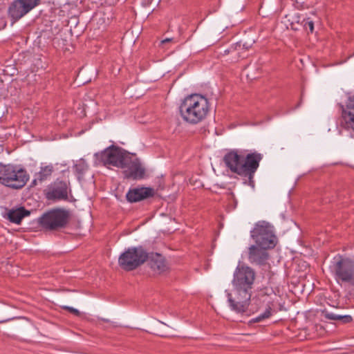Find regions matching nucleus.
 Masks as SVG:
<instances>
[{"label": "nucleus", "mask_w": 354, "mask_h": 354, "mask_svg": "<svg viewBox=\"0 0 354 354\" xmlns=\"http://www.w3.org/2000/svg\"><path fill=\"white\" fill-rule=\"evenodd\" d=\"M272 315V308L270 306H268L263 313L259 315L255 318L252 319L249 323H257L260 322L266 319L269 318Z\"/></svg>", "instance_id": "5701e85b"}, {"label": "nucleus", "mask_w": 354, "mask_h": 354, "mask_svg": "<svg viewBox=\"0 0 354 354\" xmlns=\"http://www.w3.org/2000/svg\"><path fill=\"white\" fill-rule=\"evenodd\" d=\"M30 214V212L22 206L11 209L6 207L3 213V217L10 223L19 225L22 220Z\"/></svg>", "instance_id": "dca6fc26"}, {"label": "nucleus", "mask_w": 354, "mask_h": 354, "mask_svg": "<svg viewBox=\"0 0 354 354\" xmlns=\"http://www.w3.org/2000/svg\"><path fill=\"white\" fill-rule=\"evenodd\" d=\"M149 253L142 246L131 247L125 250L118 258V265L124 271H132L145 263Z\"/></svg>", "instance_id": "423d86ee"}, {"label": "nucleus", "mask_w": 354, "mask_h": 354, "mask_svg": "<svg viewBox=\"0 0 354 354\" xmlns=\"http://www.w3.org/2000/svg\"><path fill=\"white\" fill-rule=\"evenodd\" d=\"M330 268L337 280L348 283L354 268V261L338 255L334 257Z\"/></svg>", "instance_id": "9b49d317"}, {"label": "nucleus", "mask_w": 354, "mask_h": 354, "mask_svg": "<svg viewBox=\"0 0 354 354\" xmlns=\"http://www.w3.org/2000/svg\"><path fill=\"white\" fill-rule=\"evenodd\" d=\"M155 195V190L151 187H137L131 188L126 194L127 201L131 203H137Z\"/></svg>", "instance_id": "2eb2a0df"}, {"label": "nucleus", "mask_w": 354, "mask_h": 354, "mask_svg": "<svg viewBox=\"0 0 354 354\" xmlns=\"http://www.w3.org/2000/svg\"><path fill=\"white\" fill-rule=\"evenodd\" d=\"M251 46H252L251 44H247V43H243V42L241 41V45L240 51H241V50H248V49L251 47Z\"/></svg>", "instance_id": "393cba45"}, {"label": "nucleus", "mask_w": 354, "mask_h": 354, "mask_svg": "<svg viewBox=\"0 0 354 354\" xmlns=\"http://www.w3.org/2000/svg\"><path fill=\"white\" fill-rule=\"evenodd\" d=\"M250 234L257 245L262 249H271L276 245L277 237L272 227L266 221L256 223Z\"/></svg>", "instance_id": "0eeeda50"}, {"label": "nucleus", "mask_w": 354, "mask_h": 354, "mask_svg": "<svg viewBox=\"0 0 354 354\" xmlns=\"http://www.w3.org/2000/svg\"><path fill=\"white\" fill-rule=\"evenodd\" d=\"M125 167L123 174L126 178L133 180H140L145 177V168L142 166L140 160L130 153L127 160L124 162Z\"/></svg>", "instance_id": "f8f14e48"}, {"label": "nucleus", "mask_w": 354, "mask_h": 354, "mask_svg": "<svg viewBox=\"0 0 354 354\" xmlns=\"http://www.w3.org/2000/svg\"><path fill=\"white\" fill-rule=\"evenodd\" d=\"M299 61H300L301 64L302 66H304V62H304V60H303V59H299Z\"/></svg>", "instance_id": "c85d7f7f"}, {"label": "nucleus", "mask_w": 354, "mask_h": 354, "mask_svg": "<svg viewBox=\"0 0 354 354\" xmlns=\"http://www.w3.org/2000/svg\"><path fill=\"white\" fill-rule=\"evenodd\" d=\"M54 167L53 165L41 167L39 171L35 174V178L32 182V185H37L38 183H42L52 175Z\"/></svg>", "instance_id": "6ab92c4d"}, {"label": "nucleus", "mask_w": 354, "mask_h": 354, "mask_svg": "<svg viewBox=\"0 0 354 354\" xmlns=\"http://www.w3.org/2000/svg\"><path fill=\"white\" fill-rule=\"evenodd\" d=\"M69 219L68 211L64 209H54L43 214L37 218V223L46 231H57L65 228Z\"/></svg>", "instance_id": "39448f33"}, {"label": "nucleus", "mask_w": 354, "mask_h": 354, "mask_svg": "<svg viewBox=\"0 0 354 354\" xmlns=\"http://www.w3.org/2000/svg\"><path fill=\"white\" fill-rule=\"evenodd\" d=\"M75 174L77 178V180L80 182L83 180L84 174L88 169V165L84 159H80L74 165Z\"/></svg>", "instance_id": "aec40b11"}, {"label": "nucleus", "mask_w": 354, "mask_h": 354, "mask_svg": "<svg viewBox=\"0 0 354 354\" xmlns=\"http://www.w3.org/2000/svg\"><path fill=\"white\" fill-rule=\"evenodd\" d=\"M29 179V175L24 169L12 165H0V183L13 189L23 188Z\"/></svg>", "instance_id": "20e7f679"}, {"label": "nucleus", "mask_w": 354, "mask_h": 354, "mask_svg": "<svg viewBox=\"0 0 354 354\" xmlns=\"http://www.w3.org/2000/svg\"><path fill=\"white\" fill-rule=\"evenodd\" d=\"M63 308L67 310L68 312L73 313L76 316H79L80 315V312L77 309H75L73 307L64 306Z\"/></svg>", "instance_id": "b1692460"}, {"label": "nucleus", "mask_w": 354, "mask_h": 354, "mask_svg": "<svg viewBox=\"0 0 354 354\" xmlns=\"http://www.w3.org/2000/svg\"><path fill=\"white\" fill-rule=\"evenodd\" d=\"M263 155L257 151L248 153L245 157L238 150H230L223 157L225 166L233 173L244 178V183L254 188V174L259 167Z\"/></svg>", "instance_id": "f257e3e1"}, {"label": "nucleus", "mask_w": 354, "mask_h": 354, "mask_svg": "<svg viewBox=\"0 0 354 354\" xmlns=\"http://www.w3.org/2000/svg\"><path fill=\"white\" fill-rule=\"evenodd\" d=\"M342 111V125L354 132V95H349L345 104H339Z\"/></svg>", "instance_id": "4468645a"}, {"label": "nucleus", "mask_w": 354, "mask_h": 354, "mask_svg": "<svg viewBox=\"0 0 354 354\" xmlns=\"http://www.w3.org/2000/svg\"><path fill=\"white\" fill-rule=\"evenodd\" d=\"M252 291L234 288L233 292H227V301L232 310L238 313H243L247 311Z\"/></svg>", "instance_id": "1a4fd4ad"}, {"label": "nucleus", "mask_w": 354, "mask_h": 354, "mask_svg": "<svg viewBox=\"0 0 354 354\" xmlns=\"http://www.w3.org/2000/svg\"><path fill=\"white\" fill-rule=\"evenodd\" d=\"M241 45V41L232 44L229 48L224 50L223 54L227 55L229 53H232L235 55L236 58L244 57L245 56L242 55V53L240 52Z\"/></svg>", "instance_id": "4be33fe9"}, {"label": "nucleus", "mask_w": 354, "mask_h": 354, "mask_svg": "<svg viewBox=\"0 0 354 354\" xmlns=\"http://www.w3.org/2000/svg\"><path fill=\"white\" fill-rule=\"evenodd\" d=\"M130 153L122 147L112 145L105 149L94 154L95 165H102L107 167L111 165L123 169L125 167L124 162L127 160Z\"/></svg>", "instance_id": "7ed1b4c3"}, {"label": "nucleus", "mask_w": 354, "mask_h": 354, "mask_svg": "<svg viewBox=\"0 0 354 354\" xmlns=\"http://www.w3.org/2000/svg\"><path fill=\"white\" fill-rule=\"evenodd\" d=\"M313 30H314V25H313V21H311V32H313Z\"/></svg>", "instance_id": "cd10ccee"}, {"label": "nucleus", "mask_w": 354, "mask_h": 354, "mask_svg": "<svg viewBox=\"0 0 354 354\" xmlns=\"http://www.w3.org/2000/svg\"><path fill=\"white\" fill-rule=\"evenodd\" d=\"M69 185V183L57 179L49 187L46 194L47 198L54 201H67L68 199V191L71 192Z\"/></svg>", "instance_id": "ddd939ff"}, {"label": "nucleus", "mask_w": 354, "mask_h": 354, "mask_svg": "<svg viewBox=\"0 0 354 354\" xmlns=\"http://www.w3.org/2000/svg\"><path fill=\"white\" fill-rule=\"evenodd\" d=\"M149 265L150 268L158 273H162L167 270V264L163 256L159 253H149Z\"/></svg>", "instance_id": "a211bd4d"}, {"label": "nucleus", "mask_w": 354, "mask_h": 354, "mask_svg": "<svg viewBox=\"0 0 354 354\" xmlns=\"http://www.w3.org/2000/svg\"><path fill=\"white\" fill-rule=\"evenodd\" d=\"M267 249H262L258 245H251L248 251V260L252 264L264 265L268 259Z\"/></svg>", "instance_id": "f3484780"}, {"label": "nucleus", "mask_w": 354, "mask_h": 354, "mask_svg": "<svg viewBox=\"0 0 354 354\" xmlns=\"http://www.w3.org/2000/svg\"><path fill=\"white\" fill-rule=\"evenodd\" d=\"M173 40H174V39H173V38H167V39H165L162 40V41H161V43H162V44H166V43L171 42Z\"/></svg>", "instance_id": "a878e982"}, {"label": "nucleus", "mask_w": 354, "mask_h": 354, "mask_svg": "<svg viewBox=\"0 0 354 354\" xmlns=\"http://www.w3.org/2000/svg\"><path fill=\"white\" fill-rule=\"evenodd\" d=\"M304 28L307 29V26L310 27V21L308 20H304Z\"/></svg>", "instance_id": "bb28decb"}, {"label": "nucleus", "mask_w": 354, "mask_h": 354, "mask_svg": "<svg viewBox=\"0 0 354 354\" xmlns=\"http://www.w3.org/2000/svg\"><path fill=\"white\" fill-rule=\"evenodd\" d=\"M323 316L330 320L340 321L342 323L346 324L352 322L353 318L350 315H336L333 313H329L328 310H324L322 312Z\"/></svg>", "instance_id": "412c9836"}, {"label": "nucleus", "mask_w": 354, "mask_h": 354, "mask_svg": "<svg viewBox=\"0 0 354 354\" xmlns=\"http://www.w3.org/2000/svg\"><path fill=\"white\" fill-rule=\"evenodd\" d=\"M209 112V102L199 94H192L185 98L180 106L183 119L190 124H198L203 121Z\"/></svg>", "instance_id": "f03ea898"}, {"label": "nucleus", "mask_w": 354, "mask_h": 354, "mask_svg": "<svg viewBox=\"0 0 354 354\" xmlns=\"http://www.w3.org/2000/svg\"><path fill=\"white\" fill-rule=\"evenodd\" d=\"M256 277L255 271L245 265H239L234 272L232 285L234 288L252 291Z\"/></svg>", "instance_id": "6e6552de"}, {"label": "nucleus", "mask_w": 354, "mask_h": 354, "mask_svg": "<svg viewBox=\"0 0 354 354\" xmlns=\"http://www.w3.org/2000/svg\"><path fill=\"white\" fill-rule=\"evenodd\" d=\"M42 0H13L8 9V16L13 22L21 19L41 3Z\"/></svg>", "instance_id": "9d476101"}]
</instances>
